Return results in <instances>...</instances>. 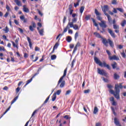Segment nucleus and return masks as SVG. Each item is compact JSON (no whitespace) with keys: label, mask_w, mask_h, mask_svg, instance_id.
Masks as SVG:
<instances>
[{"label":"nucleus","mask_w":126,"mask_h":126,"mask_svg":"<svg viewBox=\"0 0 126 126\" xmlns=\"http://www.w3.org/2000/svg\"><path fill=\"white\" fill-rule=\"evenodd\" d=\"M15 2H16L17 5L21 6V1H20L19 0H16Z\"/></svg>","instance_id":"23"},{"label":"nucleus","mask_w":126,"mask_h":126,"mask_svg":"<svg viewBox=\"0 0 126 126\" xmlns=\"http://www.w3.org/2000/svg\"><path fill=\"white\" fill-rule=\"evenodd\" d=\"M114 79L117 80V79H119V78H120V76L118 75L117 73H114Z\"/></svg>","instance_id":"26"},{"label":"nucleus","mask_w":126,"mask_h":126,"mask_svg":"<svg viewBox=\"0 0 126 126\" xmlns=\"http://www.w3.org/2000/svg\"><path fill=\"white\" fill-rule=\"evenodd\" d=\"M20 19L22 21L24 22V23H26L28 21L27 19L25 18V17L24 16V15L20 16Z\"/></svg>","instance_id":"11"},{"label":"nucleus","mask_w":126,"mask_h":126,"mask_svg":"<svg viewBox=\"0 0 126 126\" xmlns=\"http://www.w3.org/2000/svg\"><path fill=\"white\" fill-rule=\"evenodd\" d=\"M57 98V94L54 93L52 96V101H53V102L56 101V99Z\"/></svg>","instance_id":"20"},{"label":"nucleus","mask_w":126,"mask_h":126,"mask_svg":"<svg viewBox=\"0 0 126 126\" xmlns=\"http://www.w3.org/2000/svg\"><path fill=\"white\" fill-rule=\"evenodd\" d=\"M94 13H95V14H96V16L101 15V13H99V12L98 11V10H97V9H95Z\"/></svg>","instance_id":"34"},{"label":"nucleus","mask_w":126,"mask_h":126,"mask_svg":"<svg viewBox=\"0 0 126 126\" xmlns=\"http://www.w3.org/2000/svg\"><path fill=\"white\" fill-rule=\"evenodd\" d=\"M102 11L104 12L105 15H106V14H108L106 11H108L109 10V6L107 5H104L103 7H101Z\"/></svg>","instance_id":"5"},{"label":"nucleus","mask_w":126,"mask_h":126,"mask_svg":"<svg viewBox=\"0 0 126 126\" xmlns=\"http://www.w3.org/2000/svg\"><path fill=\"white\" fill-rule=\"evenodd\" d=\"M71 93V91L68 90L66 92V93L65 94V95L66 96V95H69Z\"/></svg>","instance_id":"42"},{"label":"nucleus","mask_w":126,"mask_h":126,"mask_svg":"<svg viewBox=\"0 0 126 126\" xmlns=\"http://www.w3.org/2000/svg\"><path fill=\"white\" fill-rule=\"evenodd\" d=\"M78 5H79V2H77L76 3H74V7H77V6H78Z\"/></svg>","instance_id":"52"},{"label":"nucleus","mask_w":126,"mask_h":126,"mask_svg":"<svg viewBox=\"0 0 126 126\" xmlns=\"http://www.w3.org/2000/svg\"><path fill=\"white\" fill-rule=\"evenodd\" d=\"M77 21V18H74L72 19V23H75Z\"/></svg>","instance_id":"45"},{"label":"nucleus","mask_w":126,"mask_h":126,"mask_svg":"<svg viewBox=\"0 0 126 126\" xmlns=\"http://www.w3.org/2000/svg\"><path fill=\"white\" fill-rule=\"evenodd\" d=\"M106 22L105 21H101L100 23H99L98 24L101 28H107L108 26L106 24Z\"/></svg>","instance_id":"6"},{"label":"nucleus","mask_w":126,"mask_h":126,"mask_svg":"<svg viewBox=\"0 0 126 126\" xmlns=\"http://www.w3.org/2000/svg\"><path fill=\"white\" fill-rule=\"evenodd\" d=\"M94 35L95 36V37H96V38H99V39H103V37H102V36H101V35H100V33L95 32L94 33Z\"/></svg>","instance_id":"16"},{"label":"nucleus","mask_w":126,"mask_h":126,"mask_svg":"<svg viewBox=\"0 0 126 126\" xmlns=\"http://www.w3.org/2000/svg\"><path fill=\"white\" fill-rule=\"evenodd\" d=\"M68 25H69V26L70 28H73L74 25H73V23H72V22H69L68 23Z\"/></svg>","instance_id":"29"},{"label":"nucleus","mask_w":126,"mask_h":126,"mask_svg":"<svg viewBox=\"0 0 126 126\" xmlns=\"http://www.w3.org/2000/svg\"><path fill=\"white\" fill-rule=\"evenodd\" d=\"M38 74H39V73H35L33 76L29 80H28L27 81V83L25 85V86H26V85H28V84H29V83H30V82H31L32 81V80H33V78H34V77H35V76H36V75H38Z\"/></svg>","instance_id":"8"},{"label":"nucleus","mask_w":126,"mask_h":126,"mask_svg":"<svg viewBox=\"0 0 126 126\" xmlns=\"http://www.w3.org/2000/svg\"><path fill=\"white\" fill-rule=\"evenodd\" d=\"M112 105L113 106H117V102H116V101H115V100H114V101H112Z\"/></svg>","instance_id":"61"},{"label":"nucleus","mask_w":126,"mask_h":126,"mask_svg":"<svg viewBox=\"0 0 126 126\" xmlns=\"http://www.w3.org/2000/svg\"><path fill=\"white\" fill-rule=\"evenodd\" d=\"M117 10L120 11V12H124V10L122 8H117Z\"/></svg>","instance_id":"51"},{"label":"nucleus","mask_w":126,"mask_h":126,"mask_svg":"<svg viewBox=\"0 0 126 126\" xmlns=\"http://www.w3.org/2000/svg\"><path fill=\"white\" fill-rule=\"evenodd\" d=\"M23 10L24 12H26L27 13H29V9L26 7V5H24L23 6Z\"/></svg>","instance_id":"12"},{"label":"nucleus","mask_w":126,"mask_h":126,"mask_svg":"<svg viewBox=\"0 0 126 126\" xmlns=\"http://www.w3.org/2000/svg\"><path fill=\"white\" fill-rule=\"evenodd\" d=\"M70 28V27H69V25L68 24H67L66 28L64 29L63 32L64 33L66 32H67V29H69Z\"/></svg>","instance_id":"22"},{"label":"nucleus","mask_w":126,"mask_h":126,"mask_svg":"<svg viewBox=\"0 0 126 126\" xmlns=\"http://www.w3.org/2000/svg\"><path fill=\"white\" fill-rule=\"evenodd\" d=\"M91 18V15H87L85 17V19L87 21L90 20Z\"/></svg>","instance_id":"30"},{"label":"nucleus","mask_w":126,"mask_h":126,"mask_svg":"<svg viewBox=\"0 0 126 126\" xmlns=\"http://www.w3.org/2000/svg\"><path fill=\"white\" fill-rule=\"evenodd\" d=\"M72 40V38H71V36H68L66 38V40L67 41V42H68V43H70Z\"/></svg>","instance_id":"19"},{"label":"nucleus","mask_w":126,"mask_h":126,"mask_svg":"<svg viewBox=\"0 0 126 126\" xmlns=\"http://www.w3.org/2000/svg\"><path fill=\"white\" fill-rule=\"evenodd\" d=\"M37 11H38V12L39 15H40V16H43V14H42V13H41V11L39 10V9H38Z\"/></svg>","instance_id":"60"},{"label":"nucleus","mask_w":126,"mask_h":126,"mask_svg":"<svg viewBox=\"0 0 126 126\" xmlns=\"http://www.w3.org/2000/svg\"><path fill=\"white\" fill-rule=\"evenodd\" d=\"M113 28H114V29L117 30V29H119V26H118L117 25H113Z\"/></svg>","instance_id":"47"},{"label":"nucleus","mask_w":126,"mask_h":126,"mask_svg":"<svg viewBox=\"0 0 126 126\" xmlns=\"http://www.w3.org/2000/svg\"><path fill=\"white\" fill-rule=\"evenodd\" d=\"M75 62H76V59H74L71 63V68H73V67L74 65V63H75Z\"/></svg>","instance_id":"27"},{"label":"nucleus","mask_w":126,"mask_h":126,"mask_svg":"<svg viewBox=\"0 0 126 126\" xmlns=\"http://www.w3.org/2000/svg\"><path fill=\"white\" fill-rule=\"evenodd\" d=\"M109 59L110 61H120V58L116 55H113V56H109Z\"/></svg>","instance_id":"7"},{"label":"nucleus","mask_w":126,"mask_h":126,"mask_svg":"<svg viewBox=\"0 0 126 126\" xmlns=\"http://www.w3.org/2000/svg\"><path fill=\"white\" fill-rule=\"evenodd\" d=\"M34 51H35V52H38V51H40V48H39V47L36 46L34 48Z\"/></svg>","instance_id":"53"},{"label":"nucleus","mask_w":126,"mask_h":126,"mask_svg":"<svg viewBox=\"0 0 126 126\" xmlns=\"http://www.w3.org/2000/svg\"><path fill=\"white\" fill-rule=\"evenodd\" d=\"M11 42L12 43L13 46L14 47V48H17V49H18V44H15L14 42L11 41Z\"/></svg>","instance_id":"28"},{"label":"nucleus","mask_w":126,"mask_h":126,"mask_svg":"<svg viewBox=\"0 0 126 126\" xmlns=\"http://www.w3.org/2000/svg\"><path fill=\"white\" fill-rule=\"evenodd\" d=\"M1 51L5 52V49H4V47L3 46H0V52H1Z\"/></svg>","instance_id":"46"},{"label":"nucleus","mask_w":126,"mask_h":126,"mask_svg":"<svg viewBox=\"0 0 126 126\" xmlns=\"http://www.w3.org/2000/svg\"><path fill=\"white\" fill-rule=\"evenodd\" d=\"M51 59L52 61H54V60H56V59H57V56L56 55H53L51 56Z\"/></svg>","instance_id":"35"},{"label":"nucleus","mask_w":126,"mask_h":126,"mask_svg":"<svg viewBox=\"0 0 126 126\" xmlns=\"http://www.w3.org/2000/svg\"><path fill=\"white\" fill-rule=\"evenodd\" d=\"M97 72L100 75H104V76H107V73H106V71L104 69H100V68H97Z\"/></svg>","instance_id":"4"},{"label":"nucleus","mask_w":126,"mask_h":126,"mask_svg":"<svg viewBox=\"0 0 126 126\" xmlns=\"http://www.w3.org/2000/svg\"><path fill=\"white\" fill-rule=\"evenodd\" d=\"M102 43L104 45V46H106V47H108V43H109V41H107V39L106 38H104L102 37Z\"/></svg>","instance_id":"10"},{"label":"nucleus","mask_w":126,"mask_h":126,"mask_svg":"<svg viewBox=\"0 0 126 126\" xmlns=\"http://www.w3.org/2000/svg\"><path fill=\"white\" fill-rule=\"evenodd\" d=\"M126 20H124L122 23H121V26H122V27H124L125 26V25H126Z\"/></svg>","instance_id":"39"},{"label":"nucleus","mask_w":126,"mask_h":126,"mask_svg":"<svg viewBox=\"0 0 126 126\" xmlns=\"http://www.w3.org/2000/svg\"><path fill=\"white\" fill-rule=\"evenodd\" d=\"M18 30L19 31L20 33H21L22 34L23 33V30H22L21 28H19Z\"/></svg>","instance_id":"63"},{"label":"nucleus","mask_w":126,"mask_h":126,"mask_svg":"<svg viewBox=\"0 0 126 126\" xmlns=\"http://www.w3.org/2000/svg\"><path fill=\"white\" fill-rule=\"evenodd\" d=\"M102 31H100V33H104L106 32V30H105V28H102Z\"/></svg>","instance_id":"57"},{"label":"nucleus","mask_w":126,"mask_h":126,"mask_svg":"<svg viewBox=\"0 0 126 126\" xmlns=\"http://www.w3.org/2000/svg\"><path fill=\"white\" fill-rule=\"evenodd\" d=\"M109 92L111 94H113L116 99H120V89L119 88V85H115V92L113 90H110Z\"/></svg>","instance_id":"1"},{"label":"nucleus","mask_w":126,"mask_h":126,"mask_svg":"<svg viewBox=\"0 0 126 126\" xmlns=\"http://www.w3.org/2000/svg\"><path fill=\"white\" fill-rule=\"evenodd\" d=\"M3 31H4L5 33H8V32H9V29H8V27L6 26L5 28V29L3 30Z\"/></svg>","instance_id":"31"},{"label":"nucleus","mask_w":126,"mask_h":126,"mask_svg":"<svg viewBox=\"0 0 126 126\" xmlns=\"http://www.w3.org/2000/svg\"><path fill=\"white\" fill-rule=\"evenodd\" d=\"M65 84V81H62L60 85V88H63L64 87Z\"/></svg>","instance_id":"21"},{"label":"nucleus","mask_w":126,"mask_h":126,"mask_svg":"<svg viewBox=\"0 0 126 126\" xmlns=\"http://www.w3.org/2000/svg\"><path fill=\"white\" fill-rule=\"evenodd\" d=\"M123 48H124V46H123L122 45H118L117 49V50H118V49H119L120 50H122V49H123Z\"/></svg>","instance_id":"37"},{"label":"nucleus","mask_w":126,"mask_h":126,"mask_svg":"<svg viewBox=\"0 0 126 126\" xmlns=\"http://www.w3.org/2000/svg\"><path fill=\"white\" fill-rule=\"evenodd\" d=\"M102 80H103V81H104V82H109V80H108V79H106L104 77H102Z\"/></svg>","instance_id":"54"},{"label":"nucleus","mask_w":126,"mask_h":126,"mask_svg":"<svg viewBox=\"0 0 126 126\" xmlns=\"http://www.w3.org/2000/svg\"><path fill=\"white\" fill-rule=\"evenodd\" d=\"M73 28L74 29V30H79V28L77 25H74L73 27Z\"/></svg>","instance_id":"33"},{"label":"nucleus","mask_w":126,"mask_h":126,"mask_svg":"<svg viewBox=\"0 0 126 126\" xmlns=\"http://www.w3.org/2000/svg\"><path fill=\"white\" fill-rule=\"evenodd\" d=\"M77 37H78V32H76L75 34V36H74V39H75V41H76V40H77Z\"/></svg>","instance_id":"41"},{"label":"nucleus","mask_w":126,"mask_h":126,"mask_svg":"<svg viewBox=\"0 0 126 126\" xmlns=\"http://www.w3.org/2000/svg\"><path fill=\"white\" fill-rule=\"evenodd\" d=\"M116 64H117V63H116V62H115L114 64H112V66L113 69H115V68H116Z\"/></svg>","instance_id":"50"},{"label":"nucleus","mask_w":126,"mask_h":126,"mask_svg":"<svg viewBox=\"0 0 126 126\" xmlns=\"http://www.w3.org/2000/svg\"><path fill=\"white\" fill-rule=\"evenodd\" d=\"M92 20H93V22L94 25V26H95V27H98V24L96 23V21H95V19L93 18H91Z\"/></svg>","instance_id":"24"},{"label":"nucleus","mask_w":126,"mask_h":126,"mask_svg":"<svg viewBox=\"0 0 126 126\" xmlns=\"http://www.w3.org/2000/svg\"><path fill=\"white\" fill-rule=\"evenodd\" d=\"M96 18L97 20H98L99 21H103L102 20V18L100 16V15L96 16Z\"/></svg>","instance_id":"44"},{"label":"nucleus","mask_w":126,"mask_h":126,"mask_svg":"<svg viewBox=\"0 0 126 126\" xmlns=\"http://www.w3.org/2000/svg\"><path fill=\"white\" fill-rule=\"evenodd\" d=\"M106 53L108 55L109 57H111V55H112V54H111V52L109 50H107Z\"/></svg>","instance_id":"56"},{"label":"nucleus","mask_w":126,"mask_h":126,"mask_svg":"<svg viewBox=\"0 0 126 126\" xmlns=\"http://www.w3.org/2000/svg\"><path fill=\"white\" fill-rule=\"evenodd\" d=\"M98 111H99V109H98V108L96 106L94 107L93 113L94 115H96Z\"/></svg>","instance_id":"18"},{"label":"nucleus","mask_w":126,"mask_h":126,"mask_svg":"<svg viewBox=\"0 0 126 126\" xmlns=\"http://www.w3.org/2000/svg\"><path fill=\"white\" fill-rule=\"evenodd\" d=\"M114 124L116 125V126H121V124H120V122L119 121L118 119H117L116 118H114Z\"/></svg>","instance_id":"15"},{"label":"nucleus","mask_w":126,"mask_h":126,"mask_svg":"<svg viewBox=\"0 0 126 126\" xmlns=\"http://www.w3.org/2000/svg\"><path fill=\"white\" fill-rule=\"evenodd\" d=\"M65 21H66V17L64 16L63 19V24H64V23H65Z\"/></svg>","instance_id":"55"},{"label":"nucleus","mask_w":126,"mask_h":126,"mask_svg":"<svg viewBox=\"0 0 126 126\" xmlns=\"http://www.w3.org/2000/svg\"><path fill=\"white\" fill-rule=\"evenodd\" d=\"M109 44L110 45V47L111 48H114V47H115V45H114V42H113V41H112L111 39H108L107 40Z\"/></svg>","instance_id":"13"},{"label":"nucleus","mask_w":126,"mask_h":126,"mask_svg":"<svg viewBox=\"0 0 126 126\" xmlns=\"http://www.w3.org/2000/svg\"><path fill=\"white\" fill-rule=\"evenodd\" d=\"M64 34V33L63 32L62 33H60L59 35L57 36L56 40H58V39L60 38V36H63Z\"/></svg>","instance_id":"43"},{"label":"nucleus","mask_w":126,"mask_h":126,"mask_svg":"<svg viewBox=\"0 0 126 126\" xmlns=\"http://www.w3.org/2000/svg\"><path fill=\"white\" fill-rule=\"evenodd\" d=\"M67 71V68H66L64 70V73H63V76L60 78V80L58 81V84H57L56 87H58V86H59V85H60V83H61V82H62V81H63V78L65 77V76H66V72Z\"/></svg>","instance_id":"3"},{"label":"nucleus","mask_w":126,"mask_h":126,"mask_svg":"<svg viewBox=\"0 0 126 126\" xmlns=\"http://www.w3.org/2000/svg\"><path fill=\"white\" fill-rule=\"evenodd\" d=\"M6 9H7V11H10V7L7 4H6Z\"/></svg>","instance_id":"48"},{"label":"nucleus","mask_w":126,"mask_h":126,"mask_svg":"<svg viewBox=\"0 0 126 126\" xmlns=\"http://www.w3.org/2000/svg\"><path fill=\"white\" fill-rule=\"evenodd\" d=\"M39 34L41 35V36H43V35H44L43 33H44V29H41L40 30H39Z\"/></svg>","instance_id":"32"},{"label":"nucleus","mask_w":126,"mask_h":126,"mask_svg":"<svg viewBox=\"0 0 126 126\" xmlns=\"http://www.w3.org/2000/svg\"><path fill=\"white\" fill-rule=\"evenodd\" d=\"M90 93V90L88 89V90H86L84 91V93H85V94H88Z\"/></svg>","instance_id":"40"},{"label":"nucleus","mask_w":126,"mask_h":126,"mask_svg":"<svg viewBox=\"0 0 126 126\" xmlns=\"http://www.w3.org/2000/svg\"><path fill=\"white\" fill-rule=\"evenodd\" d=\"M27 39L28 41L30 49H32V42H31V39H30V37L28 36H27Z\"/></svg>","instance_id":"14"},{"label":"nucleus","mask_w":126,"mask_h":126,"mask_svg":"<svg viewBox=\"0 0 126 126\" xmlns=\"http://www.w3.org/2000/svg\"><path fill=\"white\" fill-rule=\"evenodd\" d=\"M61 92H62L61 90H58L56 93L57 95H60L61 94Z\"/></svg>","instance_id":"58"},{"label":"nucleus","mask_w":126,"mask_h":126,"mask_svg":"<svg viewBox=\"0 0 126 126\" xmlns=\"http://www.w3.org/2000/svg\"><path fill=\"white\" fill-rule=\"evenodd\" d=\"M94 61L96 64H98L99 66H101V67H103V66H104V67H107V68L109 70L111 69V67H110V65H109V64H107L105 62H103V63H102V62H101V61H100V60H98L97 57H95L94 58Z\"/></svg>","instance_id":"2"},{"label":"nucleus","mask_w":126,"mask_h":126,"mask_svg":"<svg viewBox=\"0 0 126 126\" xmlns=\"http://www.w3.org/2000/svg\"><path fill=\"white\" fill-rule=\"evenodd\" d=\"M19 91H20V88L18 87V88L16 89V93H18V92H19Z\"/></svg>","instance_id":"62"},{"label":"nucleus","mask_w":126,"mask_h":126,"mask_svg":"<svg viewBox=\"0 0 126 126\" xmlns=\"http://www.w3.org/2000/svg\"><path fill=\"white\" fill-rule=\"evenodd\" d=\"M84 6H82L81 7L80 9V13H83V11H84Z\"/></svg>","instance_id":"36"},{"label":"nucleus","mask_w":126,"mask_h":126,"mask_svg":"<svg viewBox=\"0 0 126 126\" xmlns=\"http://www.w3.org/2000/svg\"><path fill=\"white\" fill-rule=\"evenodd\" d=\"M121 55L123 57V58H126V53H125V52H122L121 53Z\"/></svg>","instance_id":"64"},{"label":"nucleus","mask_w":126,"mask_h":126,"mask_svg":"<svg viewBox=\"0 0 126 126\" xmlns=\"http://www.w3.org/2000/svg\"><path fill=\"white\" fill-rule=\"evenodd\" d=\"M18 99V95L16 96L11 101V105H12L14 103H15L16 101V100Z\"/></svg>","instance_id":"25"},{"label":"nucleus","mask_w":126,"mask_h":126,"mask_svg":"<svg viewBox=\"0 0 126 126\" xmlns=\"http://www.w3.org/2000/svg\"><path fill=\"white\" fill-rule=\"evenodd\" d=\"M112 4H117V0H112Z\"/></svg>","instance_id":"59"},{"label":"nucleus","mask_w":126,"mask_h":126,"mask_svg":"<svg viewBox=\"0 0 126 126\" xmlns=\"http://www.w3.org/2000/svg\"><path fill=\"white\" fill-rule=\"evenodd\" d=\"M50 99V95L48 96L47 98L46 99V100L44 101V103H43V105L44 104H47V103H48V101H49V99Z\"/></svg>","instance_id":"38"},{"label":"nucleus","mask_w":126,"mask_h":126,"mask_svg":"<svg viewBox=\"0 0 126 126\" xmlns=\"http://www.w3.org/2000/svg\"><path fill=\"white\" fill-rule=\"evenodd\" d=\"M108 32L109 33V34L111 35V36L113 38H116V35H115V33H114V32H113V31H112V30H111L110 29H108Z\"/></svg>","instance_id":"9"},{"label":"nucleus","mask_w":126,"mask_h":126,"mask_svg":"<svg viewBox=\"0 0 126 126\" xmlns=\"http://www.w3.org/2000/svg\"><path fill=\"white\" fill-rule=\"evenodd\" d=\"M58 47H59V44L58 43H56L54 46L53 49H58Z\"/></svg>","instance_id":"49"},{"label":"nucleus","mask_w":126,"mask_h":126,"mask_svg":"<svg viewBox=\"0 0 126 126\" xmlns=\"http://www.w3.org/2000/svg\"><path fill=\"white\" fill-rule=\"evenodd\" d=\"M105 15L107 17L109 23H110V24H111V23L112 22V18H111V16H110L109 14H106Z\"/></svg>","instance_id":"17"}]
</instances>
